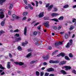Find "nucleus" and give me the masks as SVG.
I'll return each instance as SVG.
<instances>
[{"mask_svg":"<svg viewBox=\"0 0 76 76\" xmlns=\"http://www.w3.org/2000/svg\"><path fill=\"white\" fill-rule=\"evenodd\" d=\"M13 7V4H11L9 7L10 9H12V8Z\"/></svg>","mask_w":76,"mask_h":76,"instance_id":"4c0bfd02","label":"nucleus"},{"mask_svg":"<svg viewBox=\"0 0 76 76\" xmlns=\"http://www.w3.org/2000/svg\"><path fill=\"white\" fill-rule=\"evenodd\" d=\"M28 44V42L27 41H26L25 42H23L22 43V45L23 46L25 47V45H27Z\"/></svg>","mask_w":76,"mask_h":76,"instance_id":"ddd939ff","label":"nucleus"},{"mask_svg":"<svg viewBox=\"0 0 76 76\" xmlns=\"http://www.w3.org/2000/svg\"><path fill=\"white\" fill-rule=\"evenodd\" d=\"M72 72L73 73H74L75 74H76V71H75V70H73V71H72Z\"/></svg>","mask_w":76,"mask_h":76,"instance_id":"69168bd1","label":"nucleus"},{"mask_svg":"<svg viewBox=\"0 0 76 76\" xmlns=\"http://www.w3.org/2000/svg\"><path fill=\"white\" fill-rule=\"evenodd\" d=\"M31 56V53H30L27 55L26 57H27V58H28V57H30Z\"/></svg>","mask_w":76,"mask_h":76,"instance_id":"c85d7f7f","label":"nucleus"},{"mask_svg":"<svg viewBox=\"0 0 76 76\" xmlns=\"http://www.w3.org/2000/svg\"><path fill=\"white\" fill-rule=\"evenodd\" d=\"M54 11L55 12H56V11H57V8H56V7H54Z\"/></svg>","mask_w":76,"mask_h":76,"instance_id":"de8ad7c7","label":"nucleus"},{"mask_svg":"<svg viewBox=\"0 0 76 76\" xmlns=\"http://www.w3.org/2000/svg\"><path fill=\"white\" fill-rule=\"evenodd\" d=\"M44 12L40 13L38 15L39 18H42L44 16Z\"/></svg>","mask_w":76,"mask_h":76,"instance_id":"9d476101","label":"nucleus"},{"mask_svg":"<svg viewBox=\"0 0 76 76\" xmlns=\"http://www.w3.org/2000/svg\"><path fill=\"white\" fill-rule=\"evenodd\" d=\"M76 19H74L72 21V22L73 23L75 22H76Z\"/></svg>","mask_w":76,"mask_h":76,"instance_id":"e2e57ef3","label":"nucleus"},{"mask_svg":"<svg viewBox=\"0 0 76 76\" xmlns=\"http://www.w3.org/2000/svg\"><path fill=\"white\" fill-rule=\"evenodd\" d=\"M72 45L70 44V43H69V42H68L66 45V48H69L70 47V46Z\"/></svg>","mask_w":76,"mask_h":76,"instance_id":"f8f14e48","label":"nucleus"},{"mask_svg":"<svg viewBox=\"0 0 76 76\" xmlns=\"http://www.w3.org/2000/svg\"><path fill=\"white\" fill-rule=\"evenodd\" d=\"M65 56V53H61L60 54L57 55L58 57H60V56H62V57H64Z\"/></svg>","mask_w":76,"mask_h":76,"instance_id":"6e6552de","label":"nucleus"},{"mask_svg":"<svg viewBox=\"0 0 76 76\" xmlns=\"http://www.w3.org/2000/svg\"><path fill=\"white\" fill-rule=\"evenodd\" d=\"M4 31L3 30H1L0 31V36L1 35H2V34H4Z\"/></svg>","mask_w":76,"mask_h":76,"instance_id":"a878e982","label":"nucleus"},{"mask_svg":"<svg viewBox=\"0 0 76 76\" xmlns=\"http://www.w3.org/2000/svg\"><path fill=\"white\" fill-rule=\"evenodd\" d=\"M8 14L9 15H11V11H9L8 12Z\"/></svg>","mask_w":76,"mask_h":76,"instance_id":"680f3d73","label":"nucleus"},{"mask_svg":"<svg viewBox=\"0 0 76 76\" xmlns=\"http://www.w3.org/2000/svg\"><path fill=\"white\" fill-rule=\"evenodd\" d=\"M9 56L10 58H12V55L11 53H9Z\"/></svg>","mask_w":76,"mask_h":76,"instance_id":"5fc2aeb1","label":"nucleus"},{"mask_svg":"<svg viewBox=\"0 0 76 76\" xmlns=\"http://www.w3.org/2000/svg\"><path fill=\"white\" fill-rule=\"evenodd\" d=\"M35 45H37L38 46L39 45V44H38V42H35Z\"/></svg>","mask_w":76,"mask_h":76,"instance_id":"603ef678","label":"nucleus"},{"mask_svg":"<svg viewBox=\"0 0 76 76\" xmlns=\"http://www.w3.org/2000/svg\"><path fill=\"white\" fill-rule=\"evenodd\" d=\"M69 6L67 4L65 5L64 7H63V8L64 9H66V8H68L69 7Z\"/></svg>","mask_w":76,"mask_h":76,"instance_id":"aec40b11","label":"nucleus"},{"mask_svg":"<svg viewBox=\"0 0 76 76\" xmlns=\"http://www.w3.org/2000/svg\"><path fill=\"white\" fill-rule=\"evenodd\" d=\"M18 50H19V51H21V50H22V48H21V47H20V46H19L18 48Z\"/></svg>","mask_w":76,"mask_h":76,"instance_id":"473e14b6","label":"nucleus"},{"mask_svg":"<svg viewBox=\"0 0 76 76\" xmlns=\"http://www.w3.org/2000/svg\"><path fill=\"white\" fill-rule=\"evenodd\" d=\"M54 69L53 68H50L47 69L48 72H53L54 71Z\"/></svg>","mask_w":76,"mask_h":76,"instance_id":"9b49d317","label":"nucleus"},{"mask_svg":"<svg viewBox=\"0 0 76 76\" xmlns=\"http://www.w3.org/2000/svg\"><path fill=\"white\" fill-rule=\"evenodd\" d=\"M63 41L61 42H56L55 43V47H57V46L63 44Z\"/></svg>","mask_w":76,"mask_h":76,"instance_id":"f257e3e1","label":"nucleus"},{"mask_svg":"<svg viewBox=\"0 0 76 76\" xmlns=\"http://www.w3.org/2000/svg\"><path fill=\"white\" fill-rule=\"evenodd\" d=\"M65 59H66L67 60H70V59H69V58L67 56H66L65 57Z\"/></svg>","mask_w":76,"mask_h":76,"instance_id":"c756f323","label":"nucleus"},{"mask_svg":"<svg viewBox=\"0 0 76 76\" xmlns=\"http://www.w3.org/2000/svg\"><path fill=\"white\" fill-rule=\"evenodd\" d=\"M0 69L3 70L4 69V68L3 67V66H2V65H0Z\"/></svg>","mask_w":76,"mask_h":76,"instance_id":"2f4dec72","label":"nucleus"},{"mask_svg":"<svg viewBox=\"0 0 76 76\" xmlns=\"http://www.w3.org/2000/svg\"><path fill=\"white\" fill-rule=\"evenodd\" d=\"M24 1L25 3V4H26V5H27V4H28V1H27L26 0H24Z\"/></svg>","mask_w":76,"mask_h":76,"instance_id":"ea45409f","label":"nucleus"},{"mask_svg":"<svg viewBox=\"0 0 76 76\" xmlns=\"http://www.w3.org/2000/svg\"><path fill=\"white\" fill-rule=\"evenodd\" d=\"M50 63H54V61L50 60L49 61Z\"/></svg>","mask_w":76,"mask_h":76,"instance_id":"37998d69","label":"nucleus"},{"mask_svg":"<svg viewBox=\"0 0 76 76\" xmlns=\"http://www.w3.org/2000/svg\"><path fill=\"white\" fill-rule=\"evenodd\" d=\"M15 36L18 37H19V34H15Z\"/></svg>","mask_w":76,"mask_h":76,"instance_id":"338daca9","label":"nucleus"},{"mask_svg":"<svg viewBox=\"0 0 76 76\" xmlns=\"http://www.w3.org/2000/svg\"><path fill=\"white\" fill-rule=\"evenodd\" d=\"M73 42V41L72 39H70L69 40V43L71 44V45H72V42Z\"/></svg>","mask_w":76,"mask_h":76,"instance_id":"58836bf2","label":"nucleus"},{"mask_svg":"<svg viewBox=\"0 0 76 76\" xmlns=\"http://www.w3.org/2000/svg\"><path fill=\"white\" fill-rule=\"evenodd\" d=\"M61 73H63V75H65V74H66V72H65L64 70H61Z\"/></svg>","mask_w":76,"mask_h":76,"instance_id":"cd10ccee","label":"nucleus"},{"mask_svg":"<svg viewBox=\"0 0 76 76\" xmlns=\"http://www.w3.org/2000/svg\"><path fill=\"white\" fill-rule=\"evenodd\" d=\"M49 75V73H46L45 74V76H48Z\"/></svg>","mask_w":76,"mask_h":76,"instance_id":"a18cd8bd","label":"nucleus"},{"mask_svg":"<svg viewBox=\"0 0 76 76\" xmlns=\"http://www.w3.org/2000/svg\"><path fill=\"white\" fill-rule=\"evenodd\" d=\"M69 56L70 57L72 58L73 57V55L72 53H70L69 54Z\"/></svg>","mask_w":76,"mask_h":76,"instance_id":"e433bc0d","label":"nucleus"},{"mask_svg":"<svg viewBox=\"0 0 76 76\" xmlns=\"http://www.w3.org/2000/svg\"><path fill=\"white\" fill-rule=\"evenodd\" d=\"M36 3V7H38V1H35Z\"/></svg>","mask_w":76,"mask_h":76,"instance_id":"72a5a7b5","label":"nucleus"},{"mask_svg":"<svg viewBox=\"0 0 76 76\" xmlns=\"http://www.w3.org/2000/svg\"><path fill=\"white\" fill-rule=\"evenodd\" d=\"M30 63L31 64H34V63H35V61H31Z\"/></svg>","mask_w":76,"mask_h":76,"instance_id":"8fccbe9b","label":"nucleus"},{"mask_svg":"<svg viewBox=\"0 0 76 76\" xmlns=\"http://www.w3.org/2000/svg\"><path fill=\"white\" fill-rule=\"evenodd\" d=\"M42 58L44 59V60H47L48 59H49L50 58V55H47L46 56H42Z\"/></svg>","mask_w":76,"mask_h":76,"instance_id":"f03ea898","label":"nucleus"},{"mask_svg":"<svg viewBox=\"0 0 76 76\" xmlns=\"http://www.w3.org/2000/svg\"><path fill=\"white\" fill-rule=\"evenodd\" d=\"M33 34L34 35H37V32L36 31L34 32Z\"/></svg>","mask_w":76,"mask_h":76,"instance_id":"c03bdc74","label":"nucleus"},{"mask_svg":"<svg viewBox=\"0 0 76 76\" xmlns=\"http://www.w3.org/2000/svg\"><path fill=\"white\" fill-rule=\"evenodd\" d=\"M26 17H24L23 18V20H26Z\"/></svg>","mask_w":76,"mask_h":76,"instance_id":"4d7b16f0","label":"nucleus"},{"mask_svg":"<svg viewBox=\"0 0 76 76\" xmlns=\"http://www.w3.org/2000/svg\"><path fill=\"white\" fill-rule=\"evenodd\" d=\"M59 15V14L58 13H53L51 14V16L52 17H56L57 16H58Z\"/></svg>","mask_w":76,"mask_h":76,"instance_id":"7ed1b4c3","label":"nucleus"},{"mask_svg":"<svg viewBox=\"0 0 76 76\" xmlns=\"http://www.w3.org/2000/svg\"><path fill=\"white\" fill-rule=\"evenodd\" d=\"M28 51H32V50L31 49H29L28 50Z\"/></svg>","mask_w":76,"mask_h":76,"instance_id":"774afa93","label":"nucleus"},{"mask_svg":"<svg viewBox=\"0 0 76 76\" xmlns=\"http://www.w3.org/2000/svg\"><path fill=\"white\" fill-rule=\"evenodd\" d=\"M1 26H4V21H2L1 23Z\"/></svg>","mask_w":76,"mask_h":76,"instance_id":"f704fd0d","label":"nucleus"},{"mask_svg":"<svg viewBox=\"0 0 76 76\" xmlns=\"http://www.w3.org/2000/svg\"><path fill=\"white\" fill-rule=\"evenodd\" d=\"M12 20H14L15 19H16V15L15 14H13L12 16Z\"/></svg>","mask_w":76,"mask_h":76,"instance_id":"4468645a","label":"nucleus"},{"mask_svg":"<svg viewBox=\"0 0 76 76\" xmlns=\"http://www.w3.org/2000/svg\"><path fill=\"white\" fill-rule=\"evenodd\" d=\"M51 20H53V21H55V22H58V19L56 18L51 19Z\"/></svg>","mask_w":76,"mask_h":76,"instance_id":"a211bd4d","label":"nucleus"},{"mask_svg":"<svg viewBox=\"0 0 76 76\" xmlns=\"http://www.w3.org/2000/svg\"><path fill=\"white\" fill-rule=\"evenodd\" d=\"M44 75V72H41L40 73V76H42Z\"/></svg>","mask_w":76,"mask_h":76,"instance_id":"6e6d98bb","label":"nucleus"},{"mask_svg":"<svg viewBox=\"0 0 76 76\" xmlns=\"http://www.w3.org/2000/svg\"><path fill=\"white\" fill-rule=\"evenodd\" d=\"M28 6L29 8H30V10H32L34 9V8L33 7L31 6V5L30 4H29Z\"/></svg>","mask_w":76,"mask_h":76,"instance_id":"6ab92c4d","label":"nucleus"},{"mask_svg":"<svg viewBox=\"0 0 76 76\" xmlns=\"http://www.w3.org/2000/svg\"><path fill=\"white\" fill-rule=\"evenodd\" d=\"M48 21H47L45 23V26L47 27V28H48L49 27V25L48 24Z\"/></svg>","mask_w":76,"mask_h":76,"instance_id":"dca6fc26","label":"nucleus"},{"mask_svg":"<svg viewBox=\"0 0 76 76\" xmlns=\"http://www.w3.org/2000/svg\"><path fill=\"white\" fill-rule=\"evenodd\" d=\"M53 28L55 30L57 29V27L56 26H54L53 27Z\"/></svg>","mask_w":76,"mask_h":76,"instance_id":"bf43d9fd","label":"nucleus"},{"mask_svg":"<svg viewBox=\"0 0 76 76\" xmlns=\"http://www.w3.org/2000/svg\"><path fill=\"white\" fill-rule=\"evenodd\" d=\"M64 67L65 68V70H66V71H67L68 70V69L69 70H70V69H71V67L70 66H65Z\"/></svg>","mask_w":76,"mask_h":76,"instance_id":"39448f33","label":"nucleus"},{"mask_svg":"<svg viewBox=\"0 0 76 76\" xmlns=\"http://www.w3.org/2000/svg\"><path fill=\"white\" fill-rule=\"evenodd\" d=\"M19 62H14L15 64H17V65H18V64L19 65Z\"/></svg>","mask_w":76,"mask_h":76,"instance_id":"3c124183","label":"nucleus"},{"mask_svg":"<svg viewBox=\"0 0 76 76\" xmlns=\"http://www.w3.org/2000/svg\"><path fill=\"white\" fill-rule=\"evenodd\" d=\"M28 14L27 12H25L23 13V16H26Z\"/></svg>","mask_w":76,"mask_h":76,"instance_id":"b1692460","label":"nucleus"},{"mask_svg":"<svg viewBox=\"0 0 76 76\" xmlns=\"http://www.w3.org/2000/svg\"><path fill=\"white\" fill-rule=\"evenodd\" d=\"M53 5H51L49 7H48V11H50V10H51V9H52V8L53 7Z\"/></svg>","mask_w":76,"mask_h":76,"instance_id":"1a4fd4ad","label":"nucleus"},{"mask_svg":"<svg viewBox=\"0 0 76 76\" xmlns=\"http://www.w3.org/2000/svg\"><path fill=\"white\" fill-rule=\"evenodd\" d=\"M4 17V15L3 14V12H1L0 14V18L1 19H3Z\"/></svg>","mask_w":76,"mask_h":76,"instance_id":"423d86ee","label":"nucleus"},{"mask_svg":"<svg viewBox=\"0 0 76 76\" xmlns=\"http://www.w3.org/2000/svg\"><path fill=\"white\" fill-rule=\"evenodd\" d=\"M49 76H54V74H50Z\"/></svg>","mask_w":76,"mask_h":76,"instance_id":"0e129e2a","label":"nucleus"},{"mask_svg":"<svg viewBox=\"0 0 76 76\" xmlns=\"http://www.w3.org/2000/svg\"><path fill=\"white\" fill-rule=\"evenodd\" d=\"M6 0H0V4L3 5V3L5 2Z\"/></svg>","mask_w":76,"mask_h":76,"instance_id":"f3484780","label":"nucleus"},{"mask_svg":"<svg viewBox=\"0 0 76 76\" xmlns=\"http://www.w3.org/2000/svg\"><path fill=\"white\" fill-rule=\"evenodd\" d=\"M36 75L37 76H39V72L38 71H36Z\"/></svg>","mask_w":76,"mask_h":76,"instance_id":"7c9ffc66","label":"nucleus"},{"mask_svg":"<svg viewBox=\"0 0 76 76\" xmlns=\"http://www.w3.org/2000/svg\"><path fill=\"white\" fill-rule=\"evenodd\" d=\"M66 63V61H62L60 62L59 63V65L60 66H61V65H63L64 64H65Z\"/></svg>","mask_w":76,"mask_h":76,"instance_id":"20e7f679","label":"nucleus"},{"mask_svg":"<svg viewBox=\"0 0 76 76\" xmlns=\"http://www.w3.org/2000/svg\"><path fill=\"white\" fill-rule=\"evenodd\" d=\"M10 62H7V69H10Z\"/></svg>","mask_w":76,"mask_h":76,"instance_id":"2eb2a0df","label":"nucleus"},{"mask_svg":"<svg viewBox=\"0 0 76 76\" xmlns=\"http://www.w3.org/2000/svg\"><path fill=\"white\" fill-rule=\"evenodd\" d=\"M59 62H60V61H59V60H56V61H54L53 63L57 64L59 63Z\"/></svg>","mask_w":76,"mask_h":76,"instance_id":"5701e85b","label":"nucleus"},{"mask_svg":"<svg viewBox=\"0 0 76 76\" xmlns=\"http://www.w3.org/2000/svg\"><path fill=\"white\" fill-rule=\"evenodd\" d=\"M48 49L49 50H51L52 49V47H51V46H49L48 47Z\"/></svg>","mask_w":76,"mask_h":76,"instance_id":"052dcab7","label":"nucleus"},{"mask_svg":"<svg viewBox=\"0 0 76 76\" xmlns=\"http://www.w3.org/2000/svg\"><path fill=\"white\" fill-rule=\"evenodd\" d=\"M20 40H21V38H18V39H16V40L17 41H20Z\"/></svg>","mask_w":76,"mask_h":76,"instance_id":"a19ab883","label":"nucleus"},{"mask_svg":"<svg viewBox=\"0 0 76 76\" xmlns=\"http://www.w3.org/2000/svg\"><path fill=\"white\" fill-rule=\"evenodd\" d=\"M65 37L66 39H67V38H68V37H69V35L68 34H66Z\"/></svg>","mask_w":76,"mask_h":76,"instance_id":"bb28decb","label":"nucleus"},{"mask_svg":"<svg viewBox=\"0 0 76 76\" xmlns=\"http://www.w3.org/2000/svg\"><path fill=\"white\" fill-rule=\"evenodd\" d=\"M75 28V27L74 26H70V28H69V30H70V31H72L73 29H74Z\"/></svg>","mask_w":76,"mask_h":76,"instance_id":"4be33fe9","label":"nucleus"},{"mask_svg":"<svg viewBox=\"0 0 76 76\" xmlns=\"http://www.w3.org/2000/svg\"><path fill=\"white\" fill-rule=\"evenodd\" d=\"M63 19H64V17L62 16L60 17V18H58V20H63Z\"/></svg>","mask_w":76,"mask_h":76,"instance_id":"412c9836","label":"nucleus"},{"mask_svg":"<svg viewBox=\"0 0 76 76\" xmlns=\"http://www.w3.org/2000/svg\"><path fill=\"white\" fill-rule=\"evenodd\" d=\"M24 64V63L20 62H19L18 65H19V66H23V65Z\"/></svg>","mask_w":76,"mask_h":76,"instance_id":"393cba45","label":"nucleus"},{"mask_svg":"<svg viewBox=\"0 0 76 76\" xmlns=\"http://www.w3.org/2000/svg\"><path fill=\"white\" fill-rule=\"evenodd\" d=\"M25 8L26 9H28L29 8V4H28V6H26V7H25Z\"/></svg>","mask_w":76,"mask_h":76,"instance_id":"c9c22d12","label":"nucleus"},{"mask_svg":"<svg viewBox=\"0 0 76 76\" xmlns=\"http://www.w3.org/2000/svg\"><path fill=\"white\" fill-rule=\"evenodd\" d=\"M61 28V26H59L58 28V30H60Z\"/></svg>","mask_w":76,"mask_h":76,"instance_id":"864d4df0","label":"nucleus"},{"mask_svg":"<svg viewBox=\"0 0 76 76\" xmlns=\"http://www.w3.org/2000/svg\"><path fill=\"white\" fill-rule=\"evenodd\" d=\"M38 24H39V22H37L36 23H35L34 25V26H37V25H38Z\"/></svg>","mask_w":76,"mask_h":76,"instance_id":"09e8293b","label":"nucleus"},{"mask_svg":"<svg viewBox=\"0 0 76 76\" xmlns=\"http://www.w3.org/2000/svg\"><path fill=\"white\" fill-rule=\"evenodd\" d=\"M41 26L40 25H39L38 27V29L40 30L41 29Z\"/></svg>","mask_w":76,"mask_h":76,"instance_id":"13d9d810","label":"nucleus"},{"mask_svg":"<svg viewBox=\"0 0 76 76\" xmlns=\"http://www.w3.org/2000/svg\"><path fill=\"white\" fill-rule=\"evenodd\" d=\"M27 33V27H25L24 29V34L25 36L26 35V33Z\"/></svg>","mask_w":76,"mask_h":76,"instance_id":"0eeeda50","label":"nucleus"},{"mask_svg":"<svg viewBox=\"0 0 76 76\" xmlns=\"http://www.w3.org/2000/svg\"><path fill=\"white\" fill-rule=\"evenodd\" d=\"M19 32V30L18 29H16L14 31V32Z\"/></svg>","mask_w":76,"mask_h":76,"instance_id":"79ce46f5","label":"nucleus"},{"mask_svg":"<svg viewBox=\"0 0 76 76\" xmlns=\"http://www.w3.org/2000/svg\"><path fill=\"white\" fill-rule=\"evenodd\" d=\"M50 6V4H47L46 5V7H48Z\"/></svg>","mask_w":76,"mask_h":76,"instance_id":"49530a36","label":"nucleus"}]
</instances>
